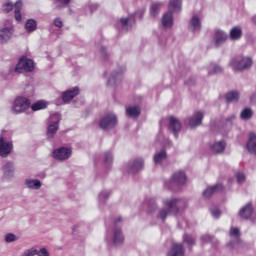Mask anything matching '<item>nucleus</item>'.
Wrapping results in <instances>:
<instances>
[{"label": "nucleus", "mask_w": 256, "mask_h": 256, "mask_svg": "<svg viewBox=\"0 0 256 256\" xmlns=\"http://www.w3.org/2000/svg\"><path fill=\"white\" fill-rule=\"evenodd\" d=\"M184 201L181 199L173 198V199H164L163 205L167 208H162L158 212V219H161L162 221H165L171 213L173 215H177L179 213V209L183 207Z\"/></svg>", "instance_id": "obj_1"}, {"label": "nucleus", "mask_w": 256, "mask_h": 256, "mask_svg": "<svg viewBox=\"0 0 256 256\" xmlns=\"http://www.w3.org/2000/svg\"><path fill=\"white\" fill-rule=\"evenodd\" d=\"M181 11V0H170L168 12L162 17V27L164 29H171L173 27V13Z\"/></svg>", "instance_id": "obj_2"}, {"label": "nucleus", "mask_w": 256, "mask_h": 256, "mask_svg": "<svg viewBox=\"0 0 256 256\" xmlns=\"http://www.w3.org/2000/svg\"><path fill=\"white\" fill-rule=\"evenodd\" d=\"M123 219L121 217H117L113 223L111 232H108V237H111L113 245H121L125 238L123 237V232L119 227V223H121Z\"/></svg>", "instance_id": "obj_3"}, {"label": "nucleus", "mask_w": 256, "mask_h": 256, "mask_svg": "<svg viewBox=\"0 0 256 256\" xmlns=\"http://www.w3.org/2000/svg\"><path fill=\"white\" fill-rule=\"evenodd\" d=\"M185 183H187V175H185V172L183 171H178L174 173L169 182H165V187L171 191H175L177 187L185 185Z\"/></svg>", "instance_id": "obj_4"}, {"label": "nucleus", "mask_w": 256, "mask_h": 256, "mask_svg": "<svg viewBox=\"0 0 256 256\" xmlns=\"http://www.w3.org/2000/svg\"><path fill=\"white\" fill-rule=\"evenodd\" d=\"M31 107V100L25 97H18L14 101V105L12 106V113L15 115L19 113H25L27 109Z\"/></svg>", "instance_id": "obj_5"}, {"label": "nucleus", "mask_w": 256, "mask_h": 256, "mask_svg": "<svg viewBox=\"0 0 256 256\" xmlns=\"http://www.w3.org/2000/svg\"><path fill=\"white\" fill-rule=\"evenodd\" d=\"M117 115L109 113L100 120V127L103 131H111L117 127Z\"/></svg>", "instance_id": "obj_6"}, {"label": "nucleus", "mask_w": 256, "mask_h": 256, "mask_svg": "<svg viewBox=\"0 0 256 256\" xmlns=\"http://www.w3.org/2000/svg\"><path fill=\"white\" fill-rule=\"evenodd\" d=\"M35 69V63L31 59L27 58H20L18 64L14 68L15 73H23V71H26V73H31Z\"/></svg>", "instance_id": "obj_7"}, {"label": "nucleus", "mask_w": 256, "mask_h": 256, "mask_svg": "<svg viewBox=\"0 0 256 256\" xmlns=\"http://www.w3.org/2000/svg\"><path fill=\"white\" fill-rule=\"evenodd\" d=\"M230 65L233 71H243L245 69H250L253 65V60L249 57H244L240 60H232Z\"/></svg>", "instance_id": "obj_8"}, {"label": "nucleus", "mask_w": 256, "mask_h": 256, "mask_svg": "<svg viewBox=\"0 0 256 256\" xmlns=\"http://www.w3.org/2000/svg\"><path fill=\"white\" fill-rule=\"evenodd\" d=\"M71 155H73V150L67 147H60L53 151V157L56 161H67Z\"/></svg>", "instance_id": "obj_9"}, {"label": "nucleus", "mask_w": 256, "mask_h": 256, "mask_svg": "<svg viewBox=\"0 0 256 256\" xmlns=\"http://www.w3.org/2000/svg\"><path fill=\"white\" fill-rule=\"evenodd\" d=\"M51 119H57V121L51 123L47 128V136L51 139L53 135L59 131V121H61V114L55 113L51 116Z\"/></svg>", "instance_id": "obj_10"}, {"label": "nucleus", "mask_w": 256, "mask_h": 256, "mask_svg": "<svg viewBox=\"0 0 256 256\" xmlns=\"http://www.w3.org/2000/svg\"><path fill=\"white\" fill-rule=\"evenodd\" d=\"M143 169V158H137L133 161H130L127 165L126 170L128 173H139Z\"/></svg>", "instance_id": "obj_11"}, {"label": "nucleus", "mask_w": 256, "mask_h": 256, "mask_svg": "<svg viewBox=\"0 0 256 256\" xmlns=\"http://www.w3.org/2000/svg\"><path fill=\"white\" fill-rule=\"evenodd\" d=\"M13 151V143L3 140V136L0 137V157H8Z\"/></svg>", "instance_id": "obj_12"}, {"label": "nucleus", "mask_w": 256, "mask_h": 256, "mask_svg": "<svg viewBox=\"0 0 256 256\" xmlns=\"http://www.w3.org/2000/svg\"><path fill=\"white\" fill-rule=\"evenodd\" d=\"M80 90L79 87H74L72 89L66 90L62 93V101L63 103H69V101H73L77 95H79Z\"/></svg>", "instance_id": "obj_13"}, {"label": "nucleus", "mask_w": 256, "mask_h": 256, "mask_svg": "<svg viewBox=\"0 0 256 256\" xmlns=\"http://www.w3.org/2000/svg\"><path fill=\"white\" fill-rule=\"evenodd\" d=\"M13 35V27H5L0 29V43H7Z\"/></svg>", "instance_id": "obj_14"}, {"label": "nucleus", "mask_w": 256, "mask_h": 256, "mask_svg": "<svg viewBox=\"0 0 256 256\" xmlns=\"http://www.w3.org/2000/svg\"><path fill=\"white\" fill-rule=\"evenodd\" d=\"M219 191H223V185L216 184L214 186H210L203 192V197L205 199H209L211 195H215V193H219Z\"/></svg>", "instance_id": "obj_15"}, {"label": "nucleus", "mask_w": 256, "mask_h": 256, "mask_svg": "<svg viewBox=\"0 0 256 256\" xmlns=\"http://www.w3.org/2000/svg\"><path fill=\"white\" fill-rule=\"evenodd\" d=\"M239 215L242 219H251L253 217V205L251 203L246 204L239 211Z\"/></svg>", "instance_id": "obj_16"}, {"label": "nucleus", "mask_w": 256, "mask_h": 256, "mask_svg": "<svg viewBox=\"0 0 256 256\" xmlns=\"http://www.w3.org/2000/svg\"><path fill=\"white\" fill-rule=\"evenodd\" d=\"M143 209L148 213H153L157 210V203L155 202V198H146L143 203Z\"/></svg>", "instance_id": "obj_17"}, {"label": "nucleus", "mask_w": 256, "mask_h": 256, "mask_svg": "<svg viewBox=\"0 0 256 256\" xmlns=\"http://www.w3.org/2000/svg\"><path fill=\"white\" fill-rule=\"evenodd\" d=\"M246 147H247L249 153L256 155V134H255V132H251L249 134V139L246 144Z\"/></svg>", "instance_id": "obj_18"}, {"label": "nucleus", "mask_w": 256, "mask_h": 256, "mask_svg": "<svg viewBox=\"0 0 256 256\" xmlns=\"http://www.w3.org/2000/svg\"><path fill=\"white\" fill-rule=\"evenodd\" d=\"M202 121H203V112L198 111V112H195L194 115L189 119V125L190 127H197L198 125H201Z\"/></svg>", "instance_id": "obj_19"}, {"label": "nucleus", "mask_w": 256, "mask_h": 256, "mask_svg": "<svg viewBox=\"0 0 256 256\" xmlns=\"http://www.w3.org/2000/svg\"><path fill=\"white\" fill-rule=\"evenodd\" d=\"M168 256H185V249L181 244H173Z\"/></svg>", "instance_id": "obj_20"}, {"label": "nucleus", "mask_w": 256, "mask_h": 256, "mask_svg": "<svg viewBox=\"0 0 256 256\" xmlns=\"http://www.w3.org/2000/svg\"><path fill=\"white\" fill-rule=\"evenodd\" d=\"M4 176L7 177V179H11L15 173V168L13 166V162H7L3 168Z\"/></svg>", "instance_id": "obj_21"}, {"label": "nucleus", "mask_w": 256, "mask_h": 256, "mask_svg": "<svg viewBox=\"0 0 256 256\" xmlns=\"http://www.w3.org/2000/svg\"><path fill=\"white\" fill-rule=\"evenodd\" d=\"M25 185L27 189H33L34 191H38V189L42 187L43 184L37 179H26Z\"/></svg>", "instance_id": "obj_22"}, {"label": "nucleus", "mask_w": 256, "mask_h": 256, "mask_svg": "<svg viewBox=\"0 0 256 256\" xmlns=\"http://www.w3.org/2000/svg\"><path fill=\"white\" fill-rule=\"evenodd\" d=\"M226 39H227V34H225V32L221 30H216L215 36H214L216 47H219V45H221L222 43H225Z\"/></svg>", "instance_id": "obj_23"}, {"label": "nucleus", "mask_w": 256, "mask_h": 256, "mask_svg": "<svg viewBox=\"0 0 256 256\" xmlns=\"http://www.w3.org/2000/svg\"><path fill=\"white\" fill-rule=\"evenodd\" d=\"M169 121V129L174 133H179L181 131V122L173 116L169 118Z\"/></svg>", "instance_id": "obj_24"}, {"label": "nucleus", "mask_w": 256, "mask_h": 256, "mask_svg": "<svg viewBox=\"0 0 256 256\" xmlns=\"http://www.w3.org/2000/svg\"><path fill=\"white\" fill-rule=\"evenodd\" d=\"M123 79V73L122 72H113L111 77L108 80V85H117L119 81Z\"/></svg>", "instance_id": "obj_25"}, {"label": "nucleus", "mask_w": 256, "mask_h": 256, "mask_svg": "<svg viewBox=\"0 0 256 256\" xmlns=\"http://www.w3.org/2000/svg\"><path fill=\"white\" fill-rule=\"evenodd\" d=\"M167 159V152L165 150H161L156 152L154 155V163L155 165H161L163 161Z\"/></svg>", "instance_id": "obj_26"}, {"label": "nucleus", "mask_w": 256, "mask_h": 256, "mask_svg": "<svg viewBox=\"0 0 256 256\" xmlns=\"http://www.w3.org/2000/svg\"><path fill=\"white\" fill-rule=\"evenodd\" d=\"M190 29L194 32L201 31V20L199 19L198 16L195 15L190 20Z\"/></svg>", "instance_id": "obj_27"}, {"label": "nucleus", "mask_w": 256, "mask_h": 256, "mask_svg": "<svg viewBox=\"0 0 256 256\" xmlns=\"http://www.w3.org/2000/svg\"><path fill=\"white\" fill-rule=\"evenodd\" d=\"M226 147L227 144L225 143V141H219L211 146V150L213 151V153H223Z\"/></svg>", "instance_id": "obj_28"}, {"label": "nucleus", "mask_w": 256, "mask_h": 256, "mask_svg": "<svg viewBox=\"0 0 256 256\" xmlns=\"http://www.w3.org/2000/svg\"><path fill=\"white\" fill-rule=\"evenodd\" d=\"M21 9H23V2L18 0L14 5V17L16 21H21Z\"/></svg>", "instance_id": "obj_29"}, {"label": "nucleus", "mask_w": 256, "mask_h": 256, "mask_svg": "<svg viewBox=\"0 0 256 256\" xmlns=\"http://www.w3.org/2000/svg\"><path fill=\"white\" fill-rule=\"evenodd\" d=\"M126 113L129 117H139L141 115V108L139 106H130L126 109Z\"/></svg>", "instance_id": "obj_30"}, {"label": "nucleus", "mask_w": 256, "mask_h": 256, "mask_svg": "<svg viewBox=\"0 0 256 256\" xmlns=\"http://www.w3.org/2000/svg\"><path fill=\"white\" fill-rule=\"evenodd\" d=\"M25 29L27 33H33V31H37V21L28 19L25 24Z\"/></svg>", "instance_id": "obj_31"}, {"label": "nucleus", "mask_w": 256, "mask_h": 256, "mask_svg": "<svg viewBox=\"0 0 256 256\" xmlns=\"http://www.w3.org/2000/svg\"><path fill=\"white\" fill-rule=\"evenodd\" d=\"M103 163L107 169L113 165V154L111 152H105L103 155Z\"/></svg>", "instance_id": "obj_32"}, {"label": "nucleus", "mask_w": 256, "mask_h": 256, "mask_svg": "<svg viewBox=\"0 0 256 256\" xmlns=\"http://www.w3.org/2000/svg\"><path fill=\"white\" fill-rule=\"evenodd\" d=\"M241 35H243V32L239 27H235L230 31V39H232V41H237V39H241Z\"/></svg>", "instance_id": "obj_33"}, {"label": "nucleus", "mask_w": 256, "mask_h": 256, "mask_svg": "<svg viewBox=\"0 0 256 256\" xmlns=\"http://www.w3.org/2000/svg\"><path fill=\"white\" fill-rule=\"evenodd\" d=\"M227 103H234V101H239V92L231 91L226 94Z\"/></svg>", "instance_id": "obj_34"}, {"label": "nucleus", "mask_w": 256, "mask_h": 256, "mask_svg": "<svg viewBox=\"0 0 256 256\" xmlns=\"http://www.w3.org/2000/svg\"><path fill=\"white\" fill-rule=\"evenodd\" d=\"M230 236L236 239V245H241V240H239V237L241 236V232H239V228L232 227L230 229Z\"/></svg>", "instance_id": "obj_35"}, {"label": "nucleus", "mask_w": 256, "mask_h": 256, "mask_svg": "<svg viewBox=\"0 0 256 256\" xmlns=\"http://www.w3.org/2000/svg\"><path fill=\"white\" fill-rule=\"evenodd\" d=\"M241 119H243L244 121H249V119H251V117H253V110H251V108H246L241 112L240 115Z\"/></svg>", "instance_id": "obj_36"}, {"label": "nucleus", "mask_w": 256, "mask_h": 256, "mask_svg": "<svg viewBox=\"0 0 256 256\" xmlns=\"http://www.w3.org/2000/svg\"><path fill=\"white\" fill-rule=\"evenodd\" d=\"M47 108L45 101H38L31 106L32 111H41V109Z\"/></svg>", "instance_id": "obj_37"}, {"label": "nucleus", "mask_w": 256, "mask_h": 256, "mask_svg": "<svg viewBox=\"0 0 256 256\" xmlns=\"http://www.w3.org/2000/svg\"><path fill=\"white\" fill-rule=\"evenodd\" d=\"M5 243H15V241H19V237L13 233H7L4 236Z\"/></svg>", "instance_id": "obj_38"}, {"label": "nucleus", "mask_w": 256, "mask_h": 256, "mask_svg": "<svg viewBox=\"0 0 256 256\" xmlns=\"http://www.w3.org/2000/svg\"><path fill=\"white\" fill-rule=\"evenodd\" d=\"M159 9H161V3H153L150 8V15H152V17H156L157 13H159Z\"/></svg>", "instance_id": "obj_39"}, {"label": "nucleus", "mask_w": 256, "mask_h": 256, "mask_svg": "<svg viewBox=\"0 0 256 256\" xmlns=\"http://www.w3.org/2000/svg\"><path fill=\"white\" fill-rule=\"evenodd\" d=\"M71 0H54L55 9H63L67 7Z\"/></svg>", "instance_id": "obj_40"}, {"label": "nucleus", "mask_w": 256, "mask_h": 256, "mask_svg": "<svg viewBox=\"0 0 256 256\" xmlns=\"http://www.w3.org/2000/svg\"><path fill=\"white\" fill-rule=\"evenodd\" d=\"M221 71H223V68L217 64H211L209 67V75H215L221 73Z\"/></svg>", "instance_id": "obj_41"}, {"label": "nucleus", "mask_w": 256, "mask_h": 256, "mask_svg": "<svg viewBox=\"0 0 256 256\" xmlns=\"http://www.w3.org/2000/svg\"><path fill=\"white\" fill-rule=\"evenodd\" d=\"M13 3L6 1L3 5H2V11L3 13H10V11H13Z\"/></svg>", "instance_id": "obj_42"}, {"label": "nucleus", "mask_w": 256, "mask_h": 256, "mask_svg": "<svg viewBox=\"0 0 256 256\" xmlns=\"http://www.w3.org/2000/svg\"><path fill=\"white\" fill-rule=\"evenodd\" d=\"M183 241L189 246L195 245V238H193V236L184 235Z\"/></svg>", "instance_id": "obj_43"}, {"label": "nucleus", "mask_w": 256, "mask_h": 256, "mask_svg": "<svg viewBox=\"0 0 256 256\" xmlns=\"http://www.w3.org/2000/svg\"><path fill=\"white\" fill-rule=\"evenodd\" d=\"M133 21L132 18H121L120 23L122 24L123 29H126V31L129 29L127 28V26L129 25V23H131Z\"/></svg>", "instance_id": "obj_44"}, {"label": "nucleus", "mask_w": 256, "mask_h": 256, "mask_svg": "<svg viewBox=\"0 0 256 256\" xmlns=\"http://www.w3.org/2000/svg\"><path fill=\"white\" fill-rule=\"evenodd\" d=\"M35 255H37V249L35 248L25 250L22 254V256H35Z\"/></svg>", "instance_id": "obj_45"}, {"label": "nucleus", "mask_w": 256, "mask_h": 256, "mask_svg": "<svg viewBox=\"0 0 256 256\" xmlns=\"http://www.w3.org/2000/svg\"><path fill=\"white\" fill-rule=\"evenodd\" d=\"M210 211L212 217H214L215 219H219V217H221V210H219V208H211Z\"/></svg>", "instance_id": "obj_46"}, {"label": "nucleus", "mask_w": 256, "mask_h": 256, "mask_svg": "<svg viewBox=\"0 0 256 256\" xmlns=\"http://www.w3.org/2000/svg\"><path fill=\"white\" fill-rule=\"evenodd\" d=\"M109 195H111V192L109 191H103L99 194L100 201H107L109 199Z\"/></svg>", "instance_id": "obj_47"}, {"label": "nucleus", "mask_w": 256, "mask_h": 256, "mask_svg": "<svg viewBox=\"0 0 256 256\" xmlns=\"http://www.w3.org/2000/svg\"><path fill=\"white\" fill-rule=\"evenodd\" d=\"M237 183L241 185V183H245V174L243 172H237L236 174Z\"/></svg>", "instance_id": "obj_48"}, {"label": "nucleus", "mask_w": 256, "mask_h": 256, "mask_svg": "<svg viewBox=\"0 0 256 256\" xmlns=\"http://www.w3.org/2000/svg\"><path fill=\"white\" fill-rule=\"evenodd\" d=\"M37 256H51L47 248H41L39 251L37 250Z\"/></svg>", "instance_id": "obj_49"}, {"label": "nucleus", "mask_w": 256, "mask_h": 256, "mask_svg": "<svg viewBox=\"0 0 256 256\" xmlns=\"http://www.w3.org/2000/svg\"><path fill=\"white\" fill-rule=\"evenodd\" d=\"M201 241L202 243H211V241H213V237L206 234L201 237Z\"/></svg>", "instance_id": "obj_50"}, {"label": "nucleus", "mask_w": 256, "mask_h": 256, "mask_svg": "<svg viewBox=\"0 0 256 256\" xmlns=\"http://www.w3.org/2000/svg\"><path fill=\"white\" fill-rule=\"evenodd\" d=\"M54 25L55 27H58L59 29H61V27H63V21H61V18L54 19Z\"/></svg>", "instance_id": "obj_51"}, {"label": "nucleus", "mask_w": 256, "mask_h": 256, "mask_svg": "<svg viewBox=\"0 0 256 256\" xmlns=\"http://www.w3.org/2000/svg\"><path fill=\"white\" fill-rule=\"evenodd\" d=\"M143 15H145V11L141 10V11L135 13V18L142 19Z\"/></svg>", "instance_id": "obj_52"}, {"label": "nucleus", "mask_w": 256, "mask_h": 256, "mask_svg": "<svg viewBox=\"0 0 256 256\" xmlns=\"http://www.w3.org/2000/svg\"><path fill=\"white\" fill-rule=\"evenodd\" d=\"M100 53H101L102 57H107V49H105L104 47H102L100 49Z\"/></svg>", "instance_id": "obj_53"}, {"label": "nucleus", "mask_w": 256, "mask_h": 256, "mask_svg": "<svg viewBox=\"0 0 256 256\" xmlns=\"http://www.w3.org/2000/svg\"><path fill=\"white\" fill-rule=\"evenodd\" d=\"M79 229L78 225H75L72 227V233H77V230Z\"/></svg>", "instance_id": "obj_54"}, {"label": "nucleus", "mask_w": 256, "mask_h": 256, "mask_svg": "<svg viewBox=\"0 0 256 256\" xmlns=\"http://www.w3.org/2000/svg\"><path fill=\"white\" fill-rule=\"evenodd\" d=\"M233 119H235V116H231L230 118H228L226 120L227 123H231V121H233Z\"/></svg>", "instance_id": "obj_55"}, {"label": "nucleus", "mask_w": 256, "mask_h": 256, "mask_svg": "<svg viewBox=\"0 0 256 256\" xmlns=\"http://www.w3.org/2000/svg\"><path fill=\"white\" fill-rule=\"evenodd\" d=\"M230 247H232V249H235V247H236L235 243L231 242Z\"/></svg>", "instance_id": "obj_56"}, {"label": "nucleus", "mask_w": 256, "mask_h": 256, "mask_svg": "<svg viewBox=\"0 0 256 256\" xmlns=\"http://www.w3.org/2000/svg\"><path fill=\"white\" fill-rule=\"evenodd\" d=\"M250 101L253 103L255 102V96H251Z\"/></svg>", "instance_id": "obj_57"}, {"label": "nucleus", "mask_w": 256, "mask_h": 256, "mask_svg": "<svg viewBox=\"0 0 256 256\" xmlns=\"http://www.w3.org/2000/svg\"><path fill=\"white\" fill-rule=\"evenodd\" d=\"M185 225H187V221H184Z\"/></svg>", "instance_id": "obj_58"}]
</instances>
